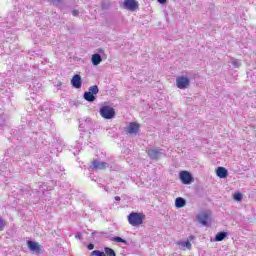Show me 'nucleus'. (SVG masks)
I'll use <instances>...</instances> for the list:
<instances>
[{
  "mask_svg": "<svg viewBox=\"0 0 256 256\" xmlns=\"http://www.w3.org/2000/svg\"><path fill=\"white\" fill-rule=\"evenodd\" d=\"M95 127L93 120L91 118H84L80 121L79 129L82 131H91Z\"/></svg>",
  "mask_w": 256,
  "mask_h": 256,
  "instance_id": "5",
  "label": "nucleus"
},
{
  "mask_svg": "<svg viewBox=\"0 0 256 256\" xmlns=\"http://www.w3.org/2000/svg\"><path fill=\"white\" fill-rule=\"evenodd\" d=\"M104 191H106L107 193H109V191H110L109 186H104Z\"/></svg>",
  "mask_w": 256,
  "mask_h": 256,
  "instance_id": "34",
  "label": "nucleus"
},
{
  "mask_svg": "<svg viewBox=\"0 0 256 256\" xmlns=\"http://www.w3.org/2000/svg\"><path fill=\"white\" fill-rule=\"evenodd\" d=\"M71 85L74 89H81L83 85V80L81 79V75L75 74L71 79Z\"/></svg>",
  "mask_w": 256,
  "mask_h": 256,
  "instance_id": "10",
  "label": "nucleus"
},
{
  "mask_svg": "<svg viewBox=\"0 0 256 256\" xmlns=\"http://www.w3.org/2000/svg\"><path fill=\"white\" fill-rule=\"evenodd\" d=\"M146 153L151 161H159V159L165 157V150L159 147L149 148Z\"/></svg>",
  "mask_w": 256,
  "mask_h": 256,
  "instance_id": "1",
  "label": "nucleus"
},
{
  "mask_svg": "<svg viewBox=\"0 0 256 256\" xmlns=\"http://www.w3.org/2000/svg\"><path fill=\"white\" fill-rule=\"evenodd\" d=\"M123 7L128 11H137L139 9V2L137 0H124Z\"/></svg>",
  "mask_w": 256,
  "mask_h": 256,
  "instance_id": "7",
  "label": "nucleus"
},
{
  "mask_svg": "<svg viewBox=\"0 0 256 256\" xmlns=\"http://www.w3.org/2000/svg\"><path fill=\"white\" fill-rule=\"evenodd\" d=\"M48 189L49 188H47V185L43 184L40 186L38 193H43V195H45V191H47Z\"/></svg>",
  "mask_w": 256,
  "mask_h": 256,
  "instance_id": "27",
  "label": "nucleus"
},
{
  "mask_svg": "<svg viewBox=\"0 0 256 256\" xmlns=\"http://www.w3.org/2000/svg\"><path fill=\"white\" fill-rule=\"evenodd\" d=\"M73 17H79V10H72Z\"/></svg>",
  "mask_w": 256,
  "mask_h": 256,
  "instance_id": "30",
  "label": "nucleus"
},
{
  "mask_svg": "<svg viewBox=\"0 0 256 256\" xmlns=\"http://www.w3.org/2000/svg\"><path fill=\"white\" fill-rule=\"evenodd\" d=\"M83 98L85 101H88V103H93L97 99V96L89 91H86L84 92Z\"/></svg>",
  "mask_w": 256,
  "mask_h": 256,
  "instance_id": "18",
  "label": "nucleus"
},
{
  "mask_svg": "<svg viewBox=\"0 0 256 256\" xmlns=\"http://www.w3.org/2000/svg\"><path fill=\"white\" fill-rule=\"evenodd\" d=\"M139 128L140 125L135 123V122H131L128 126V133H130V135H137L139 133Z\"/></svg>",
  "mask_w": 256,
  "mask_h": 256,
  "instance_id": "13",
  "label": "nucleus"
},
{
  "mask_svg": "<svg viewBox=\"0 0 256 256\" xmlns=\"http://www.w3.org/2000/svg\"><path fill=\"white\" fill-rule=\"evenodd\" d=\"M197 219L201 225H208L209 221L211 220V212L209 210L200 212L197 215Z\"/></svg>",
  "mask_w": 256,
  "mask_h": 256,
  "instance_id": "6",
  "label": "nucleus"
},
{
  "mask_svg": "<svg viewBox=\"0 0 256 256\" xmlns=\"http://www.w3.org/2000/svg\"><path fill=\"white\" fill-rule=\"evenodd\" d=\"M100 235H105L106 237H109V233L107 232H99Z\"/></svg>",
  "mask_w": 256,
  "mask_h": 256,
  "instance_id": "33",
  "label": "nucleus"
},
{
  "mask_svg": "<svg viewBox=\"0 0 256 256\" xmlns=\"http://www.w3.org/2000/svg\"><path fill=\"white\" fill-rule=\"evenodd\" d=\"M88 92H89V93H92V94H94V95H98V94H99V86H97V85L91 86V87L88 89Z\"/></svg>",
  "mask_w": 256,
  "mask_h": 256,
  "instance_id": "22",
  "label": "nucleus"
},
{
  "mask_svg": "<svg viewBox=\"0 0 256 256\" xmlns=\"http://www.w3.org/2000/svg\"><path fill=\"white\" fill-rule=\"evenodd\" d=\"M107 163L100 161V160H94L90 166L91 171H101L103 169H107Z\"/></svg>",
  "mask_w": 256,
  "mask_h": 256,
  "instance_id": "9",
  "label": "nucleus"
},
{
  "mask_svg": "<svg viewBox=\"0 0 256 256\" xmlns=\"http://www.w3.org/2000/svg\"><path fill=\"white\" fill-rule=\"evenodd\" d=\"M112 241H115V243H124V245H129V242H127V240H125L119 236L113 237Z\"/></svg>",
  "mask_w": 256,
  "mask_h": 256,
  "instance_id": "19",
  "label": "nucleus"
},
{
  "mask_svg": "<svg viewBox=\"0 0 256 256\" xmlns=\"http://www.w3.org/2000/svg\"><path fill=\"white\" fill-rule=\"evenodd\" d=\"M234 201H242L243 200V193L236 192L233 194Z\"/></svg>",
  "mask_w": 256,
  "mask_h": 256,
  "instance_id": "24",
  "label": "nucleus"
},
{
  "mask_svg": "<svg viewBox=\"0 0 256 256\" xmlns=\"http://www.w3.org/2000/svg\"><path fill=\"white\" fill-rule=\"evenodd\" d=\"M75 239H83V234H81V232H78L76 235H75Z\"/></svg>",
  "mask_w": 256,
  "mask_h": 256,
  "instance_id": "29",
  "label": "nucleus"
},
{
  "mask_svg": "<svg viewBox=\"0 0 256 256\" xmlns=\"http://www.w3.org/2000/svg\"><path fill=\"white\" fill-rule=\"evenodd\" d=\"M95 233H97V232H93V235H95Z\"/></svg>",
  "mask_w": 256,
  "mask_h": 256,
  "instance_id": "40",
  "label": "nucleus"
},
{
  "mask_svg": "<svg viewBox=\"0 0 256 256\" xmlns=\"http://www.w3.org/2000/svg\"><path fill=\"white\" fill-rule=\"evenodd\" d=\"M216 175L217 177H219L220 179H227L228 175H229V171L226 170L225 167H218L216 169Z\"/></svg>",
  "mask_w": 256,
  "mask_h": 256,
  "instance_id": "14",
  "label": "nucleus"
},
{
  "mask_svg": "<svg viewBox=\"0 0 256 256\" xmlns=\"http://www.w3.org/2000/svg\"><path fill=\"white\" fill-rule=\"evenodd\" d=\"M160 5H165L167 3V0H157Z\"/></svg>",
  "mask_w": 256,
  "mask_h": 256,
  "instance_id": "32",
  "label": "nucleus"
},
{
  "mask_svg": "<svg viewBox=\"0 0 256 256\" xmlns=\"http://www.w3.org/2000/svg\"><path fill=\"white\" fill-rule=\"evenodd\" d=\"M193 239H195V236L190 235L187 239V241H189V243H191V241H193Z\"/></svg>",
  "mask_w": 256,
  "mask_h": 256,
  "instance_id": "31",
  "label": "nucleus"
},
{
  "mask_svg": "<svg viewBox=\"0 0 256 256\" xmlns=\"http://www.w3.org/2000/svg\"><path fill=\"white\" fill-rule=\"evenodd\" d=\"M231 64L233 65V67H235L236 69H239V67H241L242 63L241 60L232 58L231 60Z\"/></svg>",
  "mask_w": 256,
  "mask_h": 256,
  "instance_id": "23",
  "label": "nucleus"
},
{
  "mask_svg": "<svg viewBox=\"0 0 256 256\" xmlns=\"http://www.w3.org/2000/svg\"><path fill=\"white\" fill-rule=\"evenodd\" d=\"M185 205H187V200H185V198H183V197L176 198L175 207L177 209H183V207H185Z\"/></svg>",
  "mask_w": 256,
  "mask_h": 256,
  "instance_id": "15",
  "label": "nucleus"
},
{
  "mask_svg": "<svg viewBox=\"0 0 256 256\" xmlns=\"http://www.w3.org/2000/svg\"><path fill=\"white\" fill-rule=\"evenodd\" d=\"M111 7V4L109 3V1H103L101 4V9L103 11H107V9H109Z\"/></svg>",
  "mask_w": 256,
  "mask_h": 256,
  "instance_id": "25",
  "label": "nucleus"
},
{
  "mask_svg": "<svg viewBox=\"0 0 256 256\" xmlns=\"http://www.w3.org/2000/svg\"><path fill=\"white\" fill-rule=\"evenodd\" d=\"M145 214L139 212H131L128 216V223L130 225H143V221H145Z\"/></svg>",
  "mask_w": 256,
  "mask_h": 256,
  "instance_id": "2",
  "label": "nucleus"
},
{
  "mask_svg": "<svg viewBox=\"0 0 256 256\" xmlns=\"http://www.w3.org/2000/svg\"><path fill=\"white\" fill-rule=\"evenodd\" d=\"M59 171H65V168H62L61 166L58 167Z\"/></svg>",
  "mask_w": 256,
  "mask_h": 256,
  "instance_id": "37",
  "label": "nucleus"
},
{
  "mask_svg": "<svg viewBox=\"0 0 256 256\" xmlns=\"http://www.w3.org/2000/svg\"><path fill=\"white\" fill-rule=\"evenodd\" d=\"M114 199H115V201H121V197H119V196H115Z\"/></svg>",
  "mask_w": 256,
  "mask_h": 256,
  "instance_id": "35",
  "label": "nucleus"
},
{
  "mask_svg": "<svg viewBox=\"0 0 256 256\" xmlns=\"http://www.w3.org/2000/svg\"><path fill=\"white\" fill-rule=\"evenodd\" d=\"M101 61H103V58L101 57V54L95 53L92 55L91 62L94 66L100 65Z\"/></svg>",
  "mask_w": 256,
  "mask_h": 256,
  "instance_id": "17",
  "label": "nucleus"
},
{
  "mask_svg": "<svg viewBox=\"0 0 256 256\" xmlns=\"http://www.w3.org/2000/svg\"><path fill=\"white\" fill-rule=\"evenodd\" d=\"M62 85H63V83L58 82V83L56 84V87H61Z\"/></svg>",
  "mask_w": 256,
  "mask_h": 256,
  "instance_id": "36",
  "label": "nucleus"
},
{
  "mask_svg": "<svg viewBox=\"0 0 256 256\" xmlns=\"http://www.w3.org/2000/svg\"><path fill=\"white\" fill-rule=\"evenodd\" d=\"M104 251H105V255L107 256H117V254H115V250H113L112 248L105 247Z\"/></svg>",
  "mask_w": 256,
  "mask_h": 256,
  "instance_id": "21",
  "label": "nucleus"
},
{
  "mask_svg": "<svg viewBox=\"0 0 256 256\" xmlns=\"http://www.w3.org/2000/svg\"><path fill=\"white\" fill-rule=\"evenodd\" d=\"M0 225H4L3 218L0 217Z\"/></svg>",
  "mask_w": 256,
  "mask_h": 256,
  "instance_id": "38",
  "label": "nucleus"
},
{
  "mask_svg": "<svg viewBox=\"0 0 256 256\" xmlns=\"http://www.w3.org/2000/svg\"><path fill=\"white\" fill-rule=\"evenodd\" d=\"M227 237H229V232L221 231V232H218L214 238H211V241L214 243H219L221 241H225Z\"/></svg>",
  "mask_w": 256,
  "mask_h": 256,
  "instance_id": "11",
  "label": "nucleus"
},
{
  "mask_svg": "<svg viewBox=\"0 0 256 256\" xmlns=\"http://www.w3.org/2000/svg\"><path fill=\"white\" fill-rule=\"evenodd\" d=\"M99 113L103 119H113L115 117V108L111 106H102Z\"/></svg>",
  "mask_w": 256,
  "mask_h": 256,
  "instance_id": "3",
  "label": "nucleus"
},
{
  "mask_svg": "<svg viewBox=\"0 0 256 256\" xmlns=\"http://www.w3.org/2000/svg\"><path fill=\"white\" fill-rule=\"evenodd\" d=\"M179 179L182 181L183 185H191L195 179L193 178V175L189 171H181L179 173Z\"/></svg>",
  "mask_w": 256,
  "mask_h": 256,
  "instance_id": "4",
  "label": "nucleus"
},
{
  "mask_svg": "<svg viewBox=\"0 0 256 256\" xmlns=\"http://www.w3.org/2000/svg\"><path fill=\"white\" fill-rule=\"evenodd\" d=\"M177 245L180 247V249H182V251H185V249L191 251L192 248L191 242H189V240L179 241Z\"/></svg>",
  "mask_w": 256,
  "mask_h": 256,
  "instance_id": "16",
  "label": "nucleus"
},
{
  "mask_svg": "<svg viewBox=\"0 0 256 256\" xmlns=\"http://www.w3.org/2000/svg\"><path fill=\"white\" fill-rule=\"evenodd\" d=\"M27 245L30 251H33L34 253H41V247L39 246V243L32 240H27Z\"/></svg>",
  "mask_w": 256,
  "mask_h": 256,
  "instance_id": "12",
  "label": "nucleus"
},
{
  "mask_svg": "<svg viewBox=\"0 0 256 256\" xmlns=\"http://www.w3.org/2000/svg\"><path fill=\"white\" fill-rule=\"evenodd\" d=\"M30 87H31L32 91H34L35 93H39V89H41V84L33 82L30 85Z\"/></svg>",
  "mask_w": 256,
  "mask_h": 256,
  "instance_id": "20",
  "label": "nucleus"
},
{
  "mask_svg": "<svg viewBox=\"0 0 256 256\" xmlns=\"http://www.w3.org/2000/svg\"><path fill=\"white\" fill-rule=\"evenodd\" d=\"M91 255H94V256H107V254H105V252L103 251H100V250H94L91 252Z\"/></svg>",
  "mask_w": 256,
  "mask_h": 256,
  "instance_id": "26",
  "label": "nucleus"
},
{
  "mask_svg": "<svg viewBox=\"0 0 256 256\" xmlns=\"http://www.w3.org/2000/svg\"><path fill=\"white\" fill-rule=\"evenodd\" d=\"M87 249L89 251H93V249H95V244H93V243L88 244Z\"/></svg>",
  "mask_w": 256,
  "mask_h": 256,
  "instance_id": "28",
  "label": "nucleus"
},
{
  "mask_svg": "<svg viewBox=\"0 0 256 256\" xmlns=\"http://www.w3.org/2000/svg\"><path fill=\"white\" fill-rule=\"evenodd\" d=\"M3 227H5V226L0 225V231H3Z\"/></svg>",
  "mask_w": 256,
  "mask_h": 256,
  "instance_id": "39",
  "label": "nucleus"
},
{
  "mask_svg": "<svg viewBox=\"0 0 256 256\" xmlns=\"http://www.w3.org/2000/svg\"><path fill=\"white\" fill-rule=\"evenodd\" d=\"M189 85H191V81L187 77L180 76L176 79V86L178 89H187Z\"/></svg>",
  "mask_w": 256,
  "mask_h": 256,
  "instance_id": "8",
  "label": "nucleus"
}]
</instances>
